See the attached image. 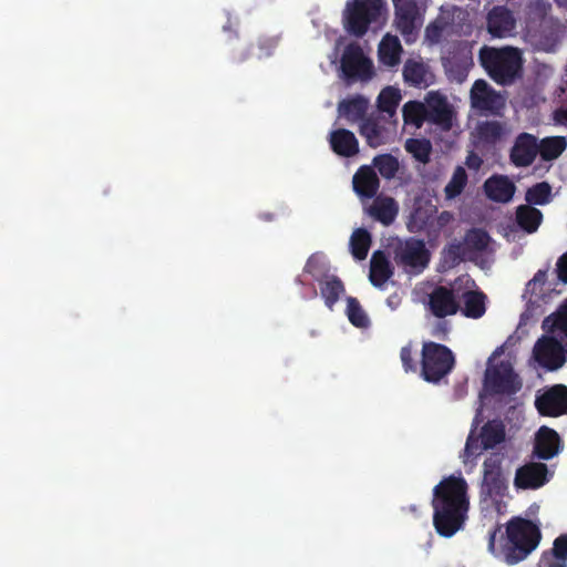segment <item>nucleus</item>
I'll return each mask as SVG.
<instances>
[{
    "instance_id": "42",
    "label": "nucleus",
    "mask_w": 567,
    "mask_h": 567,
    "mask_svg": "<svg viewBox=\"0 0 567 567\" xmlns=\"http://www.w3.org/2000/svg\"><path fill=\"white\" fill-rule=\"evenodd\" d=\"M464 241L466 249L471 251H484L488 247L491 237L484 229L472 228L466 233Z\"/></svg>"
},
{
    "instance_id": "16",
    "label": "nucleus",
    "mask_w": 567,
    "mask_h": 567,
    "mask_svg": "<svg viewBox=\"0 0 567 567\" xmlns=\"http://www.w3.org/2000/svg\"><path fill=\"white\" fill-rule=\"evenodd\" d=\"M550 473L546 464L529 462L516 470L514 484L522 489H537L549 482Z\"/></svg>"
},
{
    "instance_id": "10",
    "label": "nucleus",
    "mask_w": 567,
    "mask_h": 567,
    "mask_svg": "<svg viewBox=\"0 0 567 567\" xmlns=\"http://www.w3.org/2000/svg\"><path fill=\"white\" fill-rule=\"evenodd\" d=\"M460 286V277L450 286L439 285L429 293L427 308L430 312L439 319L454 316L461 309L457 302L456 290Z\"/></svg>"
},
{
    "instance_id": "13",
    "label": "nucleus",
    "mask_w": 567,
    "mask_h": 567,
    "mask_svg": "<svg viewBox=\"0 0 567 567\" xmlns=\"http://www.w3.org/2000/svg\"><path fill=\"white\" fill-rule=\"evenodd\" d=\"M535 361L543 368L554 371L561 368L566 361V350L554 337H540L533 349Z\"/></svg>"
},
{
    "instance_id": "27",
    "label": "nucleus",
    "mask_w": 567,
    "mask_h": 567,
    "mask_svg": "<svg viewBox=\"0 0 567 567\" xmlns=\"http://www.w3.org/2000/svg\"><path fill=\"white\" fill-rule=\"evenodd\" d=\"M359 133L372 148H377L388 142V130L380 117L369 116L363 118Z\"/></svg>"
},
{
    "instance_id": "6",
    "label": "nucleus",
    "mask_w": 567,
    "mask_h": 567,
    "mask_svg": "<svg viewBox=\"0 0 567 567\" xmlns=\"http://www.w3.org/2000/svg\"><path fill=\"white\" fill-rule=\"evenodd\" d=\"M504 455L501 453H491L483 463V478L481 483L482 501H491L498 504L505 496L508 484L503 472Z\"/></svg>"
},
{
    "instance_id": "11",
    "label": "nucleus",
    "mask_w": 567,
    "mask_h": 567,
    "mask_svg": "<svg viewBox=\"0 0 567 567\" xmlns=\"http://www.w3.org/2000/svg\"><path fill=\"white\" fill-rule=\"evenodd\" d=\"M341 71L348 80H370L373 74V65L359 44L350 43L346 47L341 56Z\"/></svg>"
},
{
    "instance_id": "41",
    "label": "nucleus",
    "mask_w": 567,
    "mask_h": 567,
    "mask_svg": "<svg viewBox=\"0 0 567 567\" xmlns=\"http://www.w3.org/2000/svg\"><path fill=\"white\" fill-rule=\"evenodd\" d=\"M401 101V93L399 90L388 86L381 91L378 96V107L380 111L390 115L394 114Z\"/></svg>"
},
{
    "instance_id": "18",
    "label": "nucleus",
    "mask_w": 567,
    "mask_h": 567,
    "mask_svg": "<svg viewBox=\"0 0 567 567\" xmlns=\"http://www.w3.org/2000/svg\"><path fill=\"white\" fill-rule=\"evenodd\" d=\"M515 27L513 12L505 6H495L487 13L486 28L493 38H506L513 33Z\"/></svg>"
},
{
    "instance_id": "58",
    "label": "nucleus",
    "mask_w": 567,
    "mask_h": 567,
    "mask_svg": "<svg viewBox=\"0 0 567 567\" xmlns=\"http://www.w3.org/2000/svg\"><path fill=\"white\" fill-rule=\"evenodd\" d=\"M224 30H225V31H228V32H230V33H234V34H235V37H237V32H236L235 30H233V28H231V24H230V23H229V24H227V25H224Z\"/></svg>"
},
{
    "instance_id": "33",
    "label": "nucleus",
    "mask_w": 567,
    "mask_h": 567,
    "mask_svg": "<svg viewBox=\"0 0 567 567\" xmlns=\"http://www.w3.org/2000/svg\"><path fill=\"white\" fill-rule=\"evenodd\" d=\"M538 154L544 161H554L558 158L567 147V141L564 136H550L540 140L538 143Z\"/></svg>"
},
{
    "instance_id": "26",
    "label": "nucleus",
    "mask_w": 567,
    "mask_h": 567,
    "mask_svg": "<svg viewBox=\"0 0 567 567\" xmlns=\"http://www.w3.org/2000/svg\"><path fill=\"white\" fill-rule=\"evenodd\" d=\"M353 189L364 198H373L380 187V181L371 166H361L353 176Z\"/></svg>"
},
{
    "instance_id": "49",
    "label": "nucleus",
    "mask_w": 567,
    "mask_h": 567,
    "mask_svg": "<svg viewBox=\"0 0 567 567\" xmlns=\"http://www.w3.org/2000/svg\"><path fill=\"white\" fill-rule=\"evenodd\" d=\"M442 32H443L442 25L435 24V23L427 25V28L425 30L426 38L433 43H437L441 40Z\"/></svg>"
},
{
    "instance_id": "30",
    "label": "nucleus",
    "mask_w": 567,
    "mask_h": 567,
    "mask_svg": "<svg viewBox=\"0 0 567 567\" xmlns=\"http://www.w3.org/2000/svg\"><path fill=\"white\" fill-rule=\"evenodd\" d=\"M368 105V99L362 95H355L340 101L338 104V113L340 117H344L350 123H354L359 120L363 121Z\"/></svg>"
},
{
    "instance_id": "48",
    "label": "nucleus",
    "mask_w": 567,
    "mask_h": 567,
    "mask_svg": "<svg viewBox=\"0 0 567 567\" xmlns=\"http://www.w3.org/2000/svg\"><path fill=\"white\" fill-rule=\"evenodd\" d=\"M551 555L556 559H567V534H563L554 540Z\"/></svg>"
},
{
    "instance_id": "44",
    "label": "nucleus",
    "mask_w": 567,
    "mask_h": 567,
    "mask_svg": "<svg viewBox=\"0 0 567 567\" xmlns=\"http://www.w3.org/2000/svg\"><path fill=\"white\" fill-rule=\"evenodd\" d=\"M347 316L349 321L357 328H367L370 323L365 311L354 297H348L347 299Z\"/></svg>"
},
{
    "instance_id": "56",
    "label": "nucleus",
    "mask_w": 567,
    "mask_h": 567,
    "mask_svg": "<svg viewBox=\"0 0 567 567\" xmlns=\"http://www.w3.org/2000/svg\"><path fill=\"white\" fill-rule=\"evenodd\" d=\"M249 52L248 50H240L238 53H236L234 55V61L237 62V63H241L244 61H246L248 58H249Z\"/></svg>"
},
{
    "instance_id": "12",
    "label": "nucleus",
    "mask_w": 567,
    "mask_h": 567,
    "mask_svg": "<svg viewBox=\"0 0 567 567\" xmlns=\"http://www.w3.org/2000/svg\"><path fill=\"white\" fill-rule=\"evenodd\" d=\"M394 259L408 271L420 272L427 266L430 252L423 240L409 238L395 248Z\"/></svg>"
},
{
    "instance_id": "60",
    "label": "nucleus",
    "mask_w": 567,
    "mask_h": 567,
    "mask_svg": "<svg viewBox=\"0 0 567 567\" xmlns=\"http://www.w3.org/2000/svg\"><path fill=\"white\" fill-rule=\"evenodd\" d=\"M312 296L316 297L317 296V290L313 288L312 290Z\"/></svg>"
},
{
    "instance_id": "31",
    "label": "nucleus",
    "mask_w": 567,
    "mask_h": 567,
    "mask_svg": "<svg viewBox=\"0 0 567 567\" xmlns=\"http://www.w3.org/2000/svg\"><path fill=\"white\" fill-rule=\"evenodd\" d=\"M515 221L525 233L534 234L543 221V213L528 204L519 205L516 208Z\"/></svg>"
},
{
    "instance_id": "47",
    "label": "nucleus",
    "mask_w": 567,
    "mask_h": 567,
    "mask_svg": "<svg viewBox=\"0 0 567 567\" xmlns=\"http://www.w3.org/2000/svg\"><path fill=\"white\" fill-rule=\"evenodd\" d=\"M400 359L405 372H414L416 370V363L413 358V349L411 343L401 348Z\"/></svg>"
},
{
    "instance_id": "54",
    "label": "nucleus",
    "mask_w": 567,
    "mask_h": 567,
    "mask_svg": "<svg viewBox=\"0 0 567 567\" xmlns=\"http://www.w3.org/2000/svg\"><path fill=\"white\" fill-rule=\"evenodd\" d=\"M449 332V327L445 321H440L434 328L433 336L435 337H445Z\"/></svg>"
},
{
    "instance_id": "24",
    "label": "nucleus",
    "mask_w": 567,
    "mask_h": 567,
    "mask_svg": "<svg viewBox=\"0 0 567 567\" xmlns=\"http://www.w3.org/2000/svg\"><path fill=\"white\" fill-rule=\"evenodd\" d=\"M365 212L374 220L389 226L394 221L399 213V206L392 197L379 195L374 196L372 204L365 208Z\"/></svg>"
},
{
    "instance_id": "21",
    "label": "nucleus",
    "mask_w": 567,
    "mask_h": 567,
    "mask_svg": "<svg viewBox=\"0 0 567 567\" xmlns=\"http://www.w3.org/2000/svg\"><path fill=\"white\" fill-rule=\"evenodd\" d=\"M395 7L394 24L400 33L409 41L416 29L415 22L419 9L414 0H403L393 2Z\"/></svg>"
},
{
    "instance_id": "22",
    "label": "nucleus",
    "mask_w": 567,
    "mask_h": 567,
    "mask_svg": "<svg viewBox=\"0 0 567 567\" xmlns=\"http://www.w3.org/2000/svg\"><path fill=\"white\" fill-rule=\"evenodd\" d=\"M484 190L491 200L496 203H508L515 194L516 186L505 175H493L485 181Z\"/></svg>"
},
{
    "instance_id": "32",
    "label": "nucleus",
    "mask_w": 567,
    "mask_h": 567,
    "mask_svg": "<svg viewBox=\"0 0 567 567\" xmlns=\"http://www.w3.org/2000/svg\"><path fill=\"white\" fill-rule=\"evenodd\" d=\"M320 295L324 300V305L332 310L334 305L339 301L341 295L344 293L346 288L343 282L336 275H329L319 281Z\"/></svg>"
},
{
    "instance_id": "29",
    "label": "nucleus",
    "mask_w": 567,
    "mask_h": 567,
    "mask_svg": "<svg viewBox=\"0 0 567 567\" xmlns=\"http://www.w3.org/2000/svg\"><path fill=\"white\" fill-rule=\"evenodd\" d=\"M403 49L398 37L385 34L379 44V61L389 68H394L401 62Z\"/></svg>"
},
{
    "instance_id": "23",
    "label": "nucleus",
    "mask_w": 567,
    "mask_h": 567,
    "mask_svg": "<svg viewBox=\"0 0 567 567\" xmlns=\"http://www.w3.org/2000/svg\"><path fill=\"white\" fill-rule=\"evenodd\" d=\"M402 74L404 82L414 87H427L433 83L434 79L427 64L413 59L405 61Z\"/></svg>"
},
{
    "instance_id": "36",
    "label": "nucleus",
    "mask_w": 567,
    "mask_h": 567,
    "mask_svg": "<svg viewBox=\"0 0 567 567\" xmlns=\"http://www.w3.org/2000/svg\"><path fill=\"white\" fill-rule=\"evenodd\" d=\"M478 140L485 144H495L505 133L504 125L498 121H485L477 125Z\"/></svg>"
},
{
    "instance_id": "5",
    "label": "nucleus",
    "mask_w": 567,
    "mask_h": 567,
    "mask_svg": "<svg viewBox=\"0 0 567 567\" xmlns=\"http://www.w3.org/2000/svg\"><path fill=\"white\" fill-rule=\"evenodd\" d=\"M421 354V374L427 382H440L452 372L455 365V357L452 350L441 343L423 342Z\"/></svg>"
},
{
    "instance_id": "2",
    "label": "nucleus",
    "mask_w": 567,
    "mask_h": 567,
    "mask_svg": "<svg viewBox=\"0 0 567 567\" xmlns=\"http://www.w3.org/2000/svg\"><path fill=\"white\" fill-rule=\"evenodd\" d=\"M542 539L539 527L529 519L514 516L506 523L503 533L497 525L489 533V551L508 565H515L527 558L538 546Z\"/></svg>"
},
{
    "instance_id": "45",
    "label": "nucleus",
    "mask_w": 567,
    "mask_h": 567,
    "mask_svg": "<svg viewBox=\"0 0 567 567\" xmlns=\"http://www.w3.org/2000/svg\"><path fill=\"white\" fill-rule=\"evenodd\" d=\"M329 269L322 259L313 254L311 255L303 267V272L310 275L316 281H321L323 278L329 276Z\"/></svg>"
},
{
    "instance_id": "25",
    "label": "nucleus",
    "mask_w": 567,
    "mask_h": 567,
    "mask_svg": "<svg viewBox=\"0 0 567 567\" xmlns=\"http://www.w3.org/2000/svg\"><path fill=\"white\" fill-rule=\"evenodd\" d=\"M329 144L331 150L342 157H352L359 153V142L355 135L347 128L331 131Z\"/></svg>"
},
{
    "instance_id": "43",
    "label": "nucleus",
    "mask_w": 567,
    "mask_h": 567,
    "mask_svg": "<svg viewBox=\"0 0 567 567\" xmlns=\"http://www.w3.org/2000/svg\"><path fill=\"white\" fill-rule=\"evenodd\" d=\"M373 165L380 175L386 179L393 178L400 167L398 158L391 154L377 155L373 158Z\"/></svg>"
},
{
    "instance_id": "39",
    "label": "nucleus",
    "mask_w": 567,
    "mask_h": 567,
    "mask_svg": "<svg viewBox=\"0 0 567 567\" xmlns=\"http://www.w3.org/2000/svg\"><path fill=\"white\" fill-rule=\"evenodd\" d=\"M467 185V174L464 167L457 166L444 188L446 199H454L460 196Z\"/></svg>"
},
{
    "instance_id": "34",
    "label": "nucleus",
    "mask_w": 567,
    "mask_h": 567,
    "mask_svg": "<svg viewBox=\"0 0 567 567\" xmlns=\"http://www.w3.org/2000/svg\"><path fill=\"white\" fill-rule=\"evenodd\" d=\"M372 244L371 234L365 228H357L350 237V249L357 260H364Z\"/></svg>"
},
{
    "instance_id": "17",
    "label": "nucleus",
    "mask_w": 567,
    "mask_h": 567,
    "mask_svg": "<svg viewBox=\"0 0 567 567\" xmlns=\"http://www.w3.org/2000/svg\"><path fill=\"white\" fill-rule=\"evenodd\" d=\"M538 150V141L535 135L520 133L511 148L509 159L516 167H527L535 161Z\"/></svg>"
},
{
    "instance_id": "46",
    "label": "nucleus",
    "mask_w": 567,
    "mask_h": 567,
    "mask_svg": "<svg viewBox=\"0 0 567 567\" xmlns=\"http://www.w3.org/2000/svg\"><path fill=\"white\" fill-rule=\"evenodd\" d=\"M278 42V37H260L257 42L259 49L258 58L261 59L270 56L274 53L275 49L277 48Z\"/></svg>"
},
{
    "instance_id": "19",
    "label": "nucleus",
    "mask_w": 567,
    "mask_h": 567,
    "mask_svg": "<svg viewBox=\"0 0 567 567\" xmlns=\"http://www.w3.org/2000/svg\"><path fill=\"white\" fill-rule=\"evenodd\" d=\"M563 449L559 434L551 427L543 425L535 434L534 454L539 460H550Z\"/></svg>"
},
{
    "instance_id": "53",
    "label": "nucleus",
    "mask_w": 567,
    "mask_h": 567,
    "mask_svg": "<svg viewBox=\"0 0 567 567\" xmlns=\"http://www.w3.org/2000/svg\"><path fill=\"white\" fill-rule=\"evenodd\" d=\"M547 279V270L539 269L534 278L529 281V285H540L543 286L546 282Z\"/></svg>"
},
{
    "instance_id": "1",
    "label": "nucleus",
    "mask_w": 567,
    "mask_h": 567,
    "mask_svg": "<svg viewBox=\"0 0 567 567\" xmlns=\"http://www.w3.org/2000/svg\"><path fill=\"white\" fill-rule=\"evenodd\" d=\"M467 489L466 481L454 475L433 488V525L440 536L449 538L463 528L470 508Z\"/></svg>"
},
{
    "instance_id": "3",
    "label": "nucleus",
    "mask_w": 567,
    "mask_h": 567,
    "mask_svg": "<svg viewBox=\"0 0 567 567\" xmlns=\"http://www.w3.org/2000/svg\"><path fill=\"white\" fill-rule=\"evenodd\" d=\"M478 59L488 76L499 85H509L520 76L523 59L516 48L484 45L480 50Z\"/></svg>"
},
{
    "instance_id": "15",
    "label": "nucleus",
    "mask_w": 567,
    "mask_h": 567,
    "mask_svg": "<svg viewBox=\"0 0 567 567\" xmlns=\"http://www.w3.org/2000/svg\"><path fill=\"white\" fill-rule=\"evenodd\" d=\"M427 122L450 130L453 125V110L447 99L437 91H431L425 97Z\"/></svg>"
},
{
    "instance_id": "50",
    "label": "nucleus",
    "mask_w": 567,
    "mask_h": 567,
    "mask_svg": "<svg viewBox=\"0 0 567 567\" xmlns=\"http://www.w3.org/2000/svg\"><path fill=\"white\" fill-rule=\"evenodd\" d=\"M567 559H556L554 555L544 554L540 559L542 567H567Z\"/></svg>"
},
{
    "instance_id": "8",
    "label": "nucleus",
    "mask_w": 567,
    "mask_h": 567,
    "mask_svg": "<svg viewBox=\"0 0 567 567\" xmlns=\"http://www.w3.org/2000/svg\"><path fill=\"white\" fill-rule=\"evenodd\" d=\"M458 310L464 317L480 319L486 312L487 296L477 288L475 281L468 277H460V286L456 290Z\"/></svg>"
},
{
    "instance_id": "38",
    "label": "nucleus",
    "mask_w": 567,
    "mask_h": 567,
    "mask_svg": "<svg viewBox=\"0 0 567 567\" xmlns=\"http://www.w3.org/2000/svg\"><path fill=\"white\" fill-rule=\"evenodd\" d=\"M402 111L405 123L414 124L416 127H421L427 121L426 106L420 101H409Z\"/></svg>"
},
{
    "instance_id": "4",
    "label": "nucleus",
    "mask_w": 567,
    "mask_h": 567,
    "mask_svg": "<svg viewBox=\"0 0 567 567\" xmlns=\"http://www.w3.org/2000/svg\"><path fill=\"white\" fill-rule=\"evenodd\" d=\"M386 13L384 0H348L343 11V25L347 32L362 38L370 25L380 23Z\"/></svg>"
},
{
    "instance_id": "57",
    "label": "nucleus",
    "mask_w": 567,
    "mask_h": 567,
    "mask_svg": "<svg viewBox=\"0 0 567 567\" xmlns=\"http://www.w3.org/2000/svg\"><path fill=\"white\" fill-rule=\"evenodd\" d=\"M449 254L451 256H453L454 260H456V259L460 260L461 259V256H460V254H461V245H453V246H451V248L449 249Z\"/></svg>"
},
{
    "instance_id": "37",
    "label": "nucleus",
    "mask_w": 567,
    "mask_h": 567,
    "mask_svg": "<svg viewBox=\"0 0 567 567\" xmlns=\"http://www.w3.org/2000/svg\"><path fill=\"white\" fill-rule=\"evenodd\" d=\"M405 151L410 153L417 162L427 164L431 159L432 143L427 138H408L405 141Z\"/></svg>"
},
{
    "instance_id": "35",
    "label": "nucleus",
    "mask_w": 567,
    "mask_h": 567,
    "mask_svg": "<svg viewBox=\"0 0 567 567\" xmlns=\"http://www.w3.org/2000/svg\"><path fill=\"white\" fill-rule=\"evenodd\" d=\"M551 197V186L547 182L536 183L528 187L525 193L526 204L530 206H544L550 203Z\"/></svg>"
},
{
    "instance_id": "51",
    "label": "nucleus",
    "mask_w": 567,
    "mask_h": 567,
    "mask_svg": "<svg viewBox=\"0 0 567 567\" xmlns=\"http://www.w3.org/2000/svg\"><path fill=\"white\" fill-rule=\"evenodd\" d=\"M557 275L559 280L567 284V251L557 260Z\"/></svg>"
},
{
    "instance_id": "9",
    "label": "nucleus",
    "mask_w": 567,
    "mask_h": 567,
    "mask_svg": "<svg viewBox=\"0 0 567 567\" xmlns=\"http://www.w3.org/2000/svg\"><path fill=\"white\" fill-rule=\"evenodd\" d=\"M484 388L491 395H513L520 390L522 382L508 363H501L486 370Z\"/></svg>"
},
{
    "instance_id": "7",
    "label": "nucleus",
    "mask_w": 567,
    "mask_h": 567,
    "mask_svg": "<svg viewBox=\"0 0 567 567\" xmlns=\"http://www.w3.org/2000/svg\"><path fill=\"white\" fill-rule=\"evenodd\" d=\"M505 425L501 420H489L481 429L477 436L474 432L467 436L464 453L467 457L476 456L484 450H492L505 441Z\"/></svg>"
},
{
    "instance_id": "28",
    "label": "nucleus",
    "mask_w": 567,
    "mask_h": 567,
    "mask_svg": "<svg viewBox=\"0 0 567 567\" xmlns=\"http://www.w3.org/2000/svg\"><path fill=\"white\" fill-rule=\"evenodd\" d=\"M393 276V268L382 250L373 252L370 260L369 279L374 287L381 288Z\"/></svg>"
},
{
    "instance_id": "40",
    "label": "nucleus",
    "mask_w": 567,
    "mask_h": 567,
    "mask_svg": "<svg viewBox=\"0 0 567 567\" xmlns=\"http://www.w3.org/2000/svg\"><path fill=\"white\" fill-rule=\"evenodd\" d=\"M543 329L548 332H560L567 337V301L557 310L556 313L548 316L543 321Z\"/></svg>"
},
{
    "instance_id": "52",
    "label": "nucleus",
    "mask_w": 567,
    "mask_h": 567,
    "mask_svg": "<svg viewBox=\"0 0 567 567\" xmlns=\"http://www.w3.org/2000/svg\"><path fill=\"white\" fill-rule=\"evenodd\" d=\"M465 164L470 169L478 171L483 165V159L475 152L471 151L466 156Z\"/></svg>"
},
{
    "instance_id": "59",
    "label": "nucleus",
    "mask_w": 567,
    "mask_h": 567,
    "mask_svg": "<svg viewBox=\"0 0 567 567\" xmlns=\"http://www.w3.org/2000/svg\"><path fill=\"white\" fill-rule=\"evenodd\" d=\"M295 282L298 285H305V281L302 280L301 276H297Z\"/></svg>"
},
{
    "instance_id": "55",
    "label": "nucleus",
    "mask_w": 567,
    "mask_h": 567,
    "mask_svg": "<svg viewBox=\"0 0 567 567\" xmlns=\"http://www.w3.org/2000/svg\"><path fill=\"white\" fill-rule=\"evenodd\" d=\"M555 120L558 123L566 124L567 123V107L564 110H558L555 112Z\"/></svg>"
},
{
    "instance_id": "14",
    "label": "nucleus",
    "mask_w": 567,
    "mask_h": 567,
    "mask_svg": "<svg viewBox=\"0 0 567 567\" xmlns=\"http://www.w3.org/2000/svg\"><path fill=\"white\" fill-rule=\"evenodd\" d=\"M535 406L543 416L567 415V385L555 384L536 396Z\"/></svg>"
},
{
    "instance_id": "20",
    "label": "nucleus",
    "mask_w": 567,
    "mask_h": 567,
    "mask_svg": "<svg viewBox=\"0 0 567 567\" xmlns=\"http://www.w3.org/2000/svg\"><path fill=\"white\" fill-rule=\"evenodd\" d=\"M471 102L472 106L488 112H498L503 102L499 96L484 80H477L474 82L471 90Z\"/></svg>"
}]
</instances>
